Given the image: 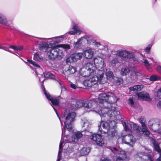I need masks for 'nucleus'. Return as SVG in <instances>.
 Wrapping results in <instances>:
<instances>
[{
    "instance_id": "nucleus-1",
    "label": "nucleus",
    "mask_w": 161,
    "mask_h": 161,
    "mask_svg": "<svg viewBox=\"0 0 161 161\" xmlns=\"http://www.w3.org/2000/svg\"><path fill=\"white\" fill-rule=\"evenodd\" d=\"M76 116V114L74 112H70L67 111H65L61 116V119L64 121V126L63 127H62V137L59 146V150L58 152V159L57 161H60L61 159V154L62 150V146L64 142V140L65 141V144H67V143L69 142L68 140V136L67 135L63 137V135L64 131L65 129V128L69 131H70L72 128V124L75 119V118Z\"/></svg>"
},
{
    "instance_id": "nucleus-2",
    "label": "nucleus",
    "mask_w": 161,
    "mask_h": 161,
    "mask_svg": "<svg viewBox=\"0 0 161 161\" xmlns=\"http://www.w3.org/2000/svg\"><path fill=\"white\" fill-rule=\"evenodd\" d=\"M139 120L142 124V128L140 126H137L136 124L132 122L126 121L122 123V125L124 127L125 130L126 131L132 132L131 129L132 128L136 130V132L138 134H142L145 133V135L146 136H148L150 134V132L144 123L145 121L144 118L143 117H141L139 119Z\"/></svg>"
},
{
    "instance_id": "nucleus-3",
    "label": "nucleus",
    "mask_w": 161,
    "mask_h": 161,
    "mask_svg": "<svg viewBox=\"0 0 161 161\" xmlns=\"http://www.w3.org/2000/svg\"><path fill=\"white\" fill-rule=\"evenodd\" d=\"M119 98L116 96L112 92L108 93V105L106 109V115H107L110 118H117L119 117V112L117 110L115 106L112 105V104L116 103L118 100Z\"/></svg>"
},
{
    "instance_id": "nucleus-4",
    "label": "nucleus",
    "mask_w": 161,
    "mask_h": 161,
    "mask_svg": "<svg viewBox=\"0 0 161 161\" xmlns=\"http://www.w3.org/2000/svg\"><path fill=\"white\" fill-rule=\"evenodd\" d=\"M98 72L97 75H95L89 79L84 80L83 85L86 86L92 87L96 85L98 83L100 84H104L107 82V79L104 77V73L102 71Z\"/></svg>"
},
{
    "instance_id": "nucleus-5",
    "label": "nucleus",
    "mask_w": 161,
    "mask_h": 161,
    "mask_svg": "<svg viewBox=\"0 0 161 161\" xmlns=\"http://www.w3.org/2000/svg\"><path fill=\"white\" fill-rule=\"evenodd\" d=\"M108 93H101L99 94L98 97L97 99V103L102 108L101 109H95L97 111L96 113L100 116L101 117L106 116V109H104V108H106L108 105Z\"/></svg>"
},
{
    "instance_id": "nucleus-6",
    "label": "nucleus",
    "mask_w": 161,
    "mask_h": 161,
    "mask_svg": "<svg viewBox=\"0 0 161 161\" xmlns=\"http://www.w3.org/2000/svg\"><path fill=\"white\" fill-rule=\"evenodd\" d=\"M95 67L93 63L88 62L85 64L80 71V75L83 77H86L94 74Z\"/></svg>"
},
{
    "instance_id": "nucleus-7",
    "label": "nucleus",
    "mask_w": 161,
    "mask_h": 161,
    "mask_svg": "<svg viewBox=\"0 0 161 161\" xmlns=\"http://www.w3.org/2000/svg\"><path fill=\"white\" fill-rule=\"evenodd\" d=\"M109 125V124L107 122L101 121L100 125H98V130L102 134L106 133V131L103 130L101 128V126L102 125L103 128L107 130L108 136L107 137L108 138V139L112 140L115 137V135L116 134V132L114 130V131H112L111 130V131L110 130Z\"/></svg>"
},
{
    "instance_id": "nucleus-8",
    "label": "nucleus",
    "mask_w": 161,
    "mask_h": 161,
    "mask_svg": "<svg viewBox=\"0 0 161 161\" xmlns=\"http://www.w3.org/2000/svg\"><path fill=\"white\" fill-rule=\"evenodd\" d=\"M92 103L88 100L85 101L83 100H77L76 101V104H74L71 105V109L72 110H76L77 108H80L82 106L85 107L90 109L88 111H93L97 112L94 108H92Z\"/></svg>"
},
{
    "instance_id": "nucleus-9",
    "label": "nucleus",
    "mask_w": 161,
    "mask_h": 161,
    "mask_svg": "<svg viewBox=\"0 0 161 161\" xmlns=\"http://www.w3.org/2000/svg\"><path fill=\"white\" fill-rule=\"evenodd\" d=\"M48 55L49 58L52 60L56 58L61 59L64 56L62 51L58 47H50L48 52Z\"/></svg>"
},
{
    "instance_id": "nucleus-10",
    "label": "nucleus",
    "mask_w": 161,
    "mask_h": 161,
    "mask_svg": "<svg viewBox=\"0 0 161 161\" xmlns=\"http://www.w3.org/2000/svg\"><path fill=\"white\" fill-rule=\"evenodd\" d=\"M42 90L43 92V93L46 96L47 98L51 102V106L53 107V108L54 109L55 112H56L57 115L58 117L59 118L60 122L61 123V124L62 125H63V123L62 122L61 120L60 119L59 115L58 114V113L57 112V110L56 108L53 106V105L55 106H58L59 104V97H58L57 98H56L55 97H52L50 95V94L47 93L45 90V89L44 88L43 85H42Z\"/></svg>"
},
{
    "instance_id": "nucleus-11",
    "label": "nucleus",
    "mask_w": 161,
    "mask_h": 161,
    "mask_svg": "<svg viewBox=\"0 0 161 161\" xmlns=\"http://www.w3.org/2000/svg\"><path fill=\"white\" fill-rule=\"evenodd\" d=\"M116 55L121 57L127 59L132 58L133 61H136V58L134 57V53L131 51L125 50H119L116 51Z\"/></svg>"
},
{
    "instance_id": "nucleus-12",
    "label": "nucleus",
    "mask_w": 161,
    "mask_h": 161,
    "mask_svg": "<svg viewBox=\"0 0 161 161\" xmlns=\"http://www.w3.org/2000/svg\"><path fill=\"white\" fill-rule=\"evenodd\" d=\"M120 138L123 143L131 147H133L136 142L135 138L130 134L122 136Z\"/></svg>"
},
{
    "instance_id": "nucleus-13",
    "label": "nucleus",
    "mask_w": 161,
    "mask_h": 161,
    "mask_svg": "<svg viewBox=\"0 0 161 161\" xmlns=\"http://www.w3.org/2000/svg\"><path fill=\"white\" fill-rule=\"evenodd\" d=\"M94 64H93L95 66V69H98L99 70L98 72L100 73L101 71H103L104 67V62L103 59L101 57H97L94 58Z\"/></svg>"
},
{
    "instance_id": "nucleus-14",
    "label": "nucleus",
    "mask_w": 161,
    "mask_h": 161,
    "mask_svg": "<svg viewBox=\"0 0 161 161\" xmlns=\"http://www.w3.org/2000/svg\"><path fill=\"white\" fill-rule=\"evenodd\" d=\"M83 56L82 53H75L71 55L69 57L67 58L66 62L67 63L75 62L77 60L80 59Z\"/></svg>"
},
{
    "instance_id": "nucleus-15",
    "label": "nucleus",
    "mask_w": 161,
    "mask_h": 161,
    "mask_svg": "<svg viewBox=\"0 0 161 161\" xmlns=\"http://www.w3.org/2000/svg\"><path fill=\"white\" fill-rule=\"evenodd\" d=\"M90 138L96 142L97 144L100 146H102L104 144V141L101 135L94 134L90 136Z\"/></svg>"
},
{
    "instance_id": "nucleus-16",
    "label": "nucleus",
    "mask_w": 161,
    "mask_h": 161,
    "mask_svg": "<svg viewBox=\"0 0 161 161\" xmlns=\"http://www.w3.org/2000/svg\"><path fill=\"white\" fill-rule=\"evenodd\" d=\"M81 125L84 130H88L91 127L92 123L86 118H83L81 119Z\"/></svg>"
},
{
    "instance_id": "nucleus-17",
    "label": "nucleus",
    "mask_w": 161,
    "mask_h": 161,
    "mask_svg": "<svg viewBox=\"0 0 161 161\" xmlns=\"http://www.w3.org/2000/svg\"><path fill=\"white\" fill-rule=\"evenodd\" d=\"M72 24L73 30L69 31L68 33L71 35H80L82 32L81 30L79 27L78 25L74 22H72Z\"/></svg>"
},
{
    "instance_id": "nucleus-18",
    "label": "nucleus",
    "mask_w": 161,
    "mask_h": 161,
    "mask_svg": "<svg viewBox=\"0 0 161 161\" xmlns=\"http://www.w3.org/2000/svg\"><path fill=\"white\" fill-rule=\"evenodd\" d=\"M52 41H50L49 43V45L51 47H61L65 49H68L70 48V47L68 44H60L56 45V44L58 43V41H56L54 39H52Z\"/></svg>"
},
{
    "instance_id": "nucleus-19",
    "label": "nucleus",
    "mask_w": 161,
    "mask_h": 161,
    "mask_svg": "<svg viewBox=\"0 0 161 161\" xmlns=\"http://www.w3.org/2000/svg\"><path fill=\"white\" fill-rule=\"evenodd\" d=\"M83 56L86 59L91 58L94 54L93 49L91 48L86 49L83 51Z\"/></svg>"
},
{
    "instance_id": "nucleus-20",
    "label": "nucleus",
    "mask_w": 161,
    "mask_h": 161,
    "mask_svg": "<svg viewBox=\"0 0 161 161\" xmlns=\"http://www.w3.org/2000/svg\"><path fill=\"white\" fill-rule=\"evenodd\" d=\"M118 153L120 154V156L117 157L116 161H127L129 160V157H127L126 152L124 151L120 150L118 151Z\"/></svg>"
},
{
    "instance_id": "nucleus-21",
    "label": "nucleus",
    "mask_w": 161,
    "mask_h": 161,
    "mask_svg": "<svg viewBox=\"0 0 161 161\" xmlns=\"http://www.w3.org/2000/svg\"><path fill=\"white\" fill-rule=\"evenodd\" d=\"M137 96L139 99L150 101L151 100L149 94L146 92H142L137 94Z\"/></svg>"
},
{
    "instance_id": "nucleus-22",
    "label": "nucleus",
    "mask_w": 161,
    "mask_h": 161,
    "mask_svg": "<svg viewBox=\"0 0 161 161\" xmlns=\"http://www.w3.org/2000/svg\"><path fill=\"white\" fill-rule=\"evenodd\" d=\"M82 136L83 134L80 131H77L74 132L71 137L72 141L75 142H77Z\"/></svg>"
},
{
    "instance_id": "nucleus-23",
    "label": "nucleus",
    "mask_w": 161,
    "mask_h": 161,
    "mask_svg": "<svg viewBox=\"0 0 161 161\" xmlns=\"http://www.w3.org/2000/svg\"><path fill=\"white\" fill-rule=\"evenodd\" d=\"M0 24L7 26H10L11 25V23L7 20L5 16L1 13H0Z\"/></svg>"
},
{
    "instance_id": "nucleus-24",
    "label": "nucleus",
    "mask_w": 161,
    "mask_h": 161,
    "mask_svg": "<svg viewBox=\"0 0 161 161\" xmlns=\"http://www.w3.org/2000/svg\"><path fill=\"white\" fill-rule=\"evenodd\" d=\"M106 76L107 81L108 80L110 82H113L115 76L114 75L113 73L111 71L108 69H106V72L105 73Z\"/></svg>"
},
{
    "instance_id": "nucleus-25",
    "label": "nucleus",
    "mask_w": 161,
    "mask_h": 161,
    "mask_svg": "<svg viewBox=\"0 0 161 161\" xmlns=\"http://www.w3.org/2000/svg\"><path fill=\"white\" fill-rule=\"evenodd\" d=\"M130 77L132 80H136L140 79L142 77V74L137 71H132L131 75H130Z\"/></svg>"
},
{
    "instance_id": "nucleus-26",
    "label": "nucleus",
    "mask_w": 161,
    "mask_h": 161,
    "mask_svg": "<svg viewBox=\"0 0 161 161\" xmlns=\"http://www.w3.org/2000/svg\"><path fill=\"white\" fill-rule=\"evenodd\" d=\"M86 40V39L84 37H81L79 38V40L76 42H75L73 44V47L75 48H77L81 46V41L82 40Z\"/></svg>"
},
{
    "instance_id": "nucleus-27",
    "label": "nucleus",
    "mask_w": 161,
    "mask_h": 161,
    "mask_svg": "<svg viewBox=\"0 0 161 161\" xmlns=\"http://www.w3.org/2000/svg\"><path fill=\"white\" fill-rule=\"evenodd\" d=\"M143 85H137L134 86L133 87L130 88L131 91L135 92H138L141 91L144 87Z\"/></svg>"
},
{
    "instance_id": "nucleus-28",
    "label": "nucleus",
    "mask_w": 161,
    "mask_h": 161,
    "mask_svg": "<svg viewBox=\"0 0 161 161\" xmlns=\"http://www.w3.org/2000/svg\"><path fill=\"white\" fill-rule=\"evenodd\" d=\"M132 70H130L127 67H124L121 69V74L122 75H128L129 74H131Z\"/></svg>"
},
{
    "instance_id": "nucleus-29",
    "label": "nucleus",
    "mask_w": 161,
    "mask_h": 161,
    "mask_svg": "<svg viewBox=\"0 0 161 161\" xmlns=\"http://www.w3.org/2000/svg\"><path fill=\"white\" fill-rule=\"evenodd\" d=\"M93 45L97 47V49L98 50V51L99 52L100 51L104 50L105 48L104 46L101 44L99 42H93Z\"/></svg>"
},
{
    "instance_id": "nucleus-30",
    "label": "nucleus",
    "mask_w": 161,
    "mask_h": 161,
    "mask_svg": "<svg viewBox=\"0 0 161 161\" xmlns=\"http://www.w3.org/2000/svg\"><path fill=\"white\" fill-rule=\"evenodd\" d=\"M113 82H111L116 86L119 85L123 82V80L121 78L115 77Z\"/></svg>"
},
{
    "instance_id": "nucleus-31",
    "label": "nucleus",
    "mask_w": 161,
    "mask_h": 161,
    "mask_svg": "<svg viewBox=\"0 0 161 161\" xmlns=\"http://www.w3.org/2000/svg\"><path fill=\"white\" fill-rule=\"evenodd\" d=\"M76 71V69L75 67L70 65L66 72L69 74H73Z\"/></svg>"
},
{
    "instance_id": "nucleus-32",
    "label": "nucleus",
    "mask_w": 161,
    "mask_h": 161,
    "mask_svg": "<svg viewBox=\"0 0 161 161\" xmlns=\"http://www.w3.org/2000/svg\"><path fill=\"white\" fill-rule=\"evenodd\" d=\"M90 151V149L89 148L83 147L80 151V154L81 156L87 155L89 152Z\"/></svg>"
},
{
    "instance_id": "nucleus-33",
    "label": "nucleus",
    "mask_w": 161,
    "mask_h": 161,
    "mask_svg": "<svg viewBox=\"0 0 161 161\" xmlns=\"http://www.w3.org/2000/svg\"><path fill=\"white\" fill-rule=\"evenodd\" d=\"M152 143L155 151L158 152H160L161 150L159 147L158 142H157L155 140H153Z\"/></svg>"
},
{
    "instance_id": "nucleus-34",
    "label": "nucleus",
    "mask_w": 161,
    "mask_h": 161,
    "mask_svg": "<svg viewBox=\"0 0 161 161\" xmlns=\"http://www.w3.org/2000/svg\"><path fill=\"white\" fill-rule=\"evenodd\" d=\"M27 62H26V61H24V62H25V63H26V64H27L28 66H30V67H31L30 65H29V64H28L27 63L28 62H29V63L31 64H32L33 66H34L37 68H40V65L39 64H37L35 62H34L32 60H29V59H27Z\"/></svg>"
},
{
    "instance_id": "nucleus-35",
    "label": "nucleus",
    "mask_w": 161,
    "mask_h": 161,
    "mask_svg": "<svg viewBox=\"0 0 161 161\" xmlns=\"http://www.w3.org/2000/svg\"><path fill=\"white\" fill-rule=\"evenodd\" d=\"M141 61L144 64L145 66L149 71H150L151 70L150 65V64L149 61L147 60L146 59H143L141 60Z\"/></svg>"
},
{
    "instance_id": "nucleus-36",
    "label": "nucleus",
    "mask_w": 161,
    "mask_h": 161,
    "mask_svg": "<svg viewBox=\"0 0 161 161\" xmlns=\"http://www.w3.org/2000/svg\"><path fill=\"white\" fill-rule=\"evenodd\" d=\"M33 59L36 61L41 62L42 61L43 58L39 54L36 53L34 55Z\"/></svg>"
},
{
    "instance_id": "nucleus-37",
    "label": "nucleus",
    "mask_w": 161,
    "mask_h": 161,
    "mask_svg": "<svg viewBox=\"0 0 161 161\" xmlns=\"http://www.w3.org/2000/svg\"><path fill=\"white\" fill-rule=\"evenodd\" d=\"M108 123L109 124V127L110 130L111 131V130L112 131H114V130L115 131V130H113V129H113L115 126L116 125V122L114 120L110 121L108 122Z\"/></svg>"
},
{
    "instance_id": "nucleus-38",
    "label": "nucleus",
    "mask_w": 161,
    "mask_h": 161,
    "mask_svg": "<svg viewBox=\"0 0 161 161\" xmlns=\"http://www.w3.org/2000/svg\"><path fill=\"white\" fill-rule=\"evenodd\" d=\"M39 46L41 48L46 50L49 47L48 44L44 42H41L39 44Z\"/></svg>"
},
{
    "instance_id": "nucleus-39",
    "label": "nucleus",
    "mask_w": 161,
    "mask_h": 161,
    "mask_svg": "<svg viewBox=\"0 0 161 161\" xmlns=\"http://www.w3.org/2000/svg\"><path fill=\"white\" fill-rule=\"evenodd\" d=\"M41 75L42 76V77H42L43 78L42 80V81H43L44 80V77L43 76L46 78L49 77L52 78H53L54 76L53 75L51 74L49 72H48L46 74L43 73V75Z\"/></svg>"
},
{
    "instance_id": "nucleus-40",
    "label": "nucleus",
    "mask_w": 161,
    "mask_h": 161,
    "mask_svg": "<svg viewBox=\"0 0 161 161\" xmlns=\"http://www.w3.org/2000/svg\"><path fill=\"white\" fill-rule=\"evenodd\" d=\"M43 39H47V40H50V39H54L56 41H58V43L59 42H60L61 41H62L63 40V36H60L58 37H54L53 38H43Z\"/></svg>"
},
{
    "instance_id": "nucleus-41",
    "label": "nucleus",
    "mask_w": 161,
    "mask_h": 161,
    "mask_svg": "<svg viewBox=\"0 0 161 161\" xmlns=\"http://www.w3.org/2000/svg\"><path fill=\"white\" fill-rule=\"evenodd\" d=\"M10 48L14 49L15 50H17L18 51H21L23 50V47L21 46H10L9 47Z\"/></svg>"
},
{
    "instance_id": "nucleus-42",
    "label": "nucleus",
    "mask_w": 161,
    "mask_h": 161,
    "mask_svg": "<svg viewBox=\"0 0 161 161\" xmlns=\"http://www.w3.org/2000/svg\"><path fill=\"white\" fill-rule=\"evenodd\" d=\"M111 62L112 64L115 65L119 63V60L116 58H114L111 60Z\"/></svg>"
},
{
    "instance_id": "nucleus-43",
    "label": "nucleus",
    "mask_w": 161,
    "mask_h": 161,
    "mask_svg": "<svg viewBox=\"0 0 161 161\" xmlns=\"http://www.w3.org/2000/svg\"><path fill=\"white\" fill-rule=\"evenodd\" d=\"M152 46V45L151 44H149L147 47H146L145 50L147 53H150V49Z\"/></svg>"
},
{
    "instance_id": "nucleus-44",
    "label": "nucleus",
    "mask_w": 161,
    "mask_h": 161,
    "mask_svg": "<svg viewBox=\"0 0 161 161\" xmlns=\"http://www.w3.org/2000/svg\"><path fill=\"white\" fill-rule=\"evenodd\" d=\"M149 79L151 81H155L158 79V77L155 75H153L150 76Z\"/></svg>"
},
{
    "instance_id": "nucleus-45",
    "label": "nucleus",
    "mask_w": 161,
    "mask_h": 161,
    "mask_svg": "<svg viewBox=\"0 0 161 161\" xmlns=\"http://www.w3.org/2000/svg\"><path fill=\"white\" fill-rule=\"evenodd\" d=\"M142 151L145 150V151L144 152H142V154H144L145 155H146V154L147 152H148V153H149V151L147 149H146L144 147H142Z\"/></svg>"
},
{
    "instance_id": "nucleus-46",
    "label": "nucleus",
    "mask_w": 161,
    "mask_h": 161,
    "mask_svg": "<svg viewBox=\"0 0 161 161\" xmlns=\"http://www.w3.org/2000/svg\"><path fill=\"white\" fill-rule=\"evenodd\" d=\"M58 82L59 84V85L61 86V92H63L65 91L66 90V89L65 87L62 85V83L58 81Z\"/></svg>"
},
{
    "instance_id": "nucleus-47",
    "label": "nucleus",
    "mask_w": 161,
    "mask_h": 161,
    "mask_svg": "<svg viewBox=\"0 0 161 161\" xmlns=\"http://www.w3.org/2000/svg\"><path fill=\"white\" fill-rule=\"evenodd\" d=\"M1 49H3L5 51H6L9 52L10 53H13L14 54V52L8 49L6 47H2V48H1Z\"/></svg>"
},
{
    "instance_id": "nucleus-48",
    "label": "nucleus",
    "mask_w": 161,
    "mask_h": 161,
    "mask_svg": "<svg viewBox=\"0 0 161 161\" xmlns=\"http://www.w3.org/2000/svg\"><path fill=\"white\" fill-rule=\"evenodd\" d=\"M156 69L157 71L159 72V73L161 74V66H158L157 68Z\"/></svg>"
},
{
    "instance_id": "nucleus-49",
    "label": "nucleus",
    "mask_w": 161,
    "mask_h": 161,
    "mask_svg": "<svg viewBox=\"0 0 161 161\" xmlns=\"http://www.w3.org/2000/svg\"><path fill=\"white\" fill-rule=\"evenodd\" d=\"M129 102L130 104L133 105L134 104V101L133 99L131 98H130L129 99Z\"/></svg>"
},
{
    "instance_id": "nucleus-50",
    "label": "nucleus",
    "mask_w": 161,
    "mask_h": 161,
    "mask_svg": "<svg viewBox=\"0 0 161 161\" xmlns=\"http://www.w3.org/2000/svg\"><path fill=\"white\" fill-rule=\"evenodd\" d=\"M71 87L74 89H75L76 88V86L75 85L73 84H71L70 85Z\"/></svg>"
},
{
    "instance_id": "nucleus-51",
    "label": "nucleus",
    "mask_w": 161,
    "mask_h": 161,
    "mask_svg": "<svg viewBox=\"0 0 161 161\" xmlns=\"http://www.w3.org/2000/svg\"><path fill=\"white\" fill-rule=\"evenodd\" d=\"M157 161H161V152L160 154V157L157 159Z\"/></svg>"
},
{
    "instance_id": "nucleus-52",
    "label": "nucleus",
    "mask_w": 161,
    "mask_h": 161,
    "mask_svg": "<svg viewBox=\"0 0 161 161\" xmlns=\"http://www.w3.org/2000/svg\"><path fill=\"white\" fill-rule=\"evenodd\" d=\"M102 161H110L109 159L105 158L102 160Z\"/></svg>"
},
{
    "instance_id": "nucleus-53",
    "label": "nucleus",
    "mask_w": 161,
    "mask_h": 161,
    "mask_svg": "<svg viewBox=\"0 0 161 161\" xmlns=\"http://www.w3.org/2000/svg\"><path fill=\"white\" fill-rule=\"evenodd\" d=\"M148 158H149V161H153L152 159V158H151L150 157L149 158V157H148Z\"/></svg>"
},
{
    "instance_id": "nucleus-54",
    "label": "nucleus",
    "mask_w": 161,
    "mask_h": 161,
    "mask_svg": "<svg viewBox=\"0 0 161 161\" xmlns=\"http://www.w3.org/2000/svg\"><path fill=\"white\" fill-rule=\"evenodd\" d=\"M113 150H114V151H117V148L115 147L113 148Z\"/></svg>"
},
{
    "instance_id": "nucleus-55",
    "label": "nucleus",
    "mask_w": 161,
    "mask_h": 161,
    "mask_svg": "<svg viewBox=\"0 0 161 161\" xmlns=\"http://www.w3.org/2000/svg\"><path fill=\"white\" fill-rule=\"evenodd\" d=\"M36 74L37 75V76H38V77H39V80H42V79H41H41L40 78V76L38 75V74H37V73H36Z\"/></svg>"
},
{
    "instance_id": "nucleus-56",
    "label": "nucleus",
    "mask_w": 161,
    "mask_h": 161,
    "mask_svg": "<svg viewBox=\"0 0 161 161\" xmlns=\"http://www.w3.org/2000/svg\"><path fill=\"white\" fill-rule=\"evenodd\" d=\"M105 90L103 88H102L101 89V91H104Z\"/></svg>"
},
{
    "instance_id": "nucleus-57",
    "label": "nucleus",
    "mask_w": 161,
    "mask_h": 161,
    "mask_svg": "<svg viewBox=\"0 0 161 161\" xmlns=\"http://www.w3.org/2000/svg\"><path fill=\"white\" fill-rule=\"evenodd\" d=\"M1 48H2V47L0 46V49H1Z\"/></svg>"
},
{
    "instance_id": "nucleus-58",
    "label": "nucleus",
    "mask_w": 161,
    "mask_h": 161,
    "mask_svg": "<svg viewBox=\"0 0 161 161\" xmlns=\"http://www.w3.org/2000/svg\"><path fill=\"white\" fill-rule=\"evenodd\" d=\"M120 139V137H119V138H118V139L119 140V139Z\"/></svg>"
},
{
    "instance_id": "nucleus-59",
    "label": "nucleus",
    "mask_w": 161,
    "mask_h": 161,
    "mask_svg": "<svg viewBox=\"0 0 161 161\" xmlns=\"http://www.w3.org/2000/svg\"><path fill=\"white\" fill-rule=\"evenodd\" d=\"M158 142H159L158 139Z\"/></svg>"
}]
</instances>
